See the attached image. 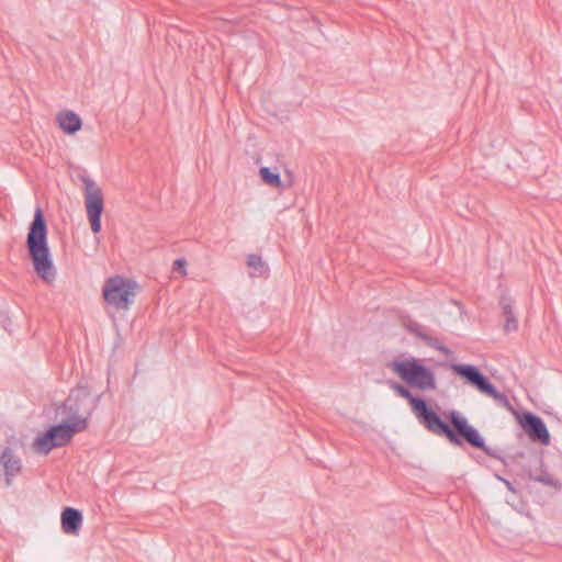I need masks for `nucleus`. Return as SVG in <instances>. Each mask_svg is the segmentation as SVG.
<instances>
[{"label":"nucleus","instance_id":"1","mask_svg":"<svg viewBox=\"0 0 562 562\" xmlns=\"http://www.w3.org/2000/svg\"><path fill=\"white\" fill-rule=\"evenodd\" d=\"M90 400L85 389L74 391L58 411L63 416L61 423L38 436L32 445L33 450L38 454H47L54 448L66 446L76 434L85 430L95 406L89 403Z\"/></svg>","mask_w":562,"mask_h":562},{"label":"nucleus","instance_id":"2","mask_svg":"<svg viewBox=\"0 0 562 562\" xmlns=\"http://www.w3.org/2000/svg\"><path fill=\"white\" fill-rule=\"evenodd\" d=\"M26 248L34 271L46 283L55 281L57 271L47 241V226L41 207L34 213L26 236Z\"/></svg>","mask_w":562,"mask_h":562},{"label":"nucleus","instance_id":"3","mask_svg":"<svg viewBox=\"0 0 562 562\" xmlns=\"http://www.w3.org/2000/svg\"><path fill=\"white\" fill-rule=\"evenodd\" d=\"M387 368L407 386L420 392H434L437 390L435 371L426 366L425 361L420 358L413 356L401 357L389 362Z\"/></svg>","mask_w":562,"mask_h":562},{"label":"nucleus","instance_id":"4","mask_svg":"<svg viewBox=\"0 0 562 562\" xmlns=\"http://www.w3.org/2000/svg\"><path fill=\"white\" fill-rule=\"evenodd\" d=\"M391 387L398 396L409 402L412 411L426 429L435 435L446 436L454 445L462 443L459 436L434 411L427 407L422 397L414 396L406 385L394 382Z\"/></svg>","mask_w":562,"mask_h":562},{"label":"nucleus","instance_id":"5","mask_svg":"<svg viewBox=\"0 0 562 562\" xmlns=\"http://www.w3.org/2000/svg\"><path fill=\"white\" fill-rule=\"evenodd\" d=\"M137 290L138 284L133 279L114 276L105 280L102 295L109 305L127 311L134 302Z\"/></svg>","mask_w":562,"mask_h":562},{"label":"nucleus","instance_id":"6","mask_svg":"<svg viewBox=\"0 0 562 562\" xmlns=\"http://www.w3.org/2000/svg\"><path fill=\"white\" fill-rule=\"evenodd\" d=\"M451 370L463 378L471 386L475 387L480 393L492 397L501 406L512 409L508 397L498 392L495 386L484 376L481 371L472 364L452 363Z\"/></svg>","mask_w":562,"mask_h":562},{"label":"nucleus","instance_id":"7","mask_svg":"<svg viewBox=\"0 0 562 562\" xmlns=\"http://www.w3.org/2000/svg\"><path fill=\"white\" fill-rule=\"evenodd\" d=\"M82 183L87 217L91 231L98 234L101 231V215L104 210L102 190L98 183L89 177H83Z\"/></svg>","mask_w":562,"mask_h":562},{"label":"nucleus","instance_id":"8","mask_svg":"<svg viewBox=\"0 0 562 562\" xmlns=\"http://www.w3.org/2000/svg\"><path fill=\"white\" fill-rule=\"evenodd\" d=\"M519 424L528 434L531 441L540 442L544 446L550 443V434L540 417L531 413H525L519 418Z\"/></svg>","mask_w":562,"mask_h":562},{"label":"nucleus","instance_id":"9","mask_svg":"<svg viewBox=\"0 0 562 562\" xmlns=\"http://www.w3.org/2000/svg\"><path fill=\"white\" fill-rule=\"evenodd\" d=\"M450 422L457 431L473 447L486 450L485 443L479 431L470 426L465 418L461 417L458 412L450 413Z\"/></svg>","mask_w":562,"mask_h":562},{"label":"nucleus","instance_id":"10","mask_svg":"<svg viewBox=\"0 0 562 562\" xmlns=\"http://www.w3.org/2000/svg\"><path fill=\"white\" fill-rule=\"evenodd\" d=\"M0 462L4 469L5 483L11 485L13 477L22 470V461L11 448H5L0 456Z\"/></svg>","mask_w":562,"mask_h":562},{"label":"nucleus","instance_id":"11","mask_svg":"<svg viewBox=\"0 0 562 562\" xmlns=\"http://www.w3.org/2000/svg\"><path fill=\"white\" fill-rule=\"evenodd\" d=\"M82 515L78 509L67 507L61 512V528L67 535H78Z\"/></svg>","mask_w":562,"mask_h":562},{"label":"nucleus","instance_id":"12","mask_svg":"<svg viewBox=\"0 0 562 562\" xmlns=\"http://www.w3.org/2000/svg\"><path fill=\"white\" fill-rule=\"evenodd\" d=\"M56 123L66 134H75L81 130L82 121L72 111H60L56 114Z\"/></svg>","mask_w":562,"mask_h":562},{"label":"nucleus","instance_id":"13","mask_svg":"<svg viewBox=\"0 0 562 562\" xmlns=\"http://www.w3.org/2000/svg\"><path fill=\"white\" fill-rule=\"evenodd\" d=\"M501 306L503 308L504 315H505V325L504 328L506 331H514L518 328V321L514 316L513 313V302L507 296H502L501 299Z\"/></svg>","mask_w":562,"mask_h":562},{"label":"nucleus","instance_id":"14","mask_svg":"<svg viewBox=\"0 0 562 562\" xmlns=\"http://www.w3.org/2000/svg\"><path fill=\"white\" fill-rule=\"evenodd\" d=\"M259 173L266 184L276 188H280L282 186L279 173L272 172L268 167H261Z\"/></svg>","mask_w":562,"mask_h":562},{"label":"nucleus","instance_id":"15","mask_svg":"<svg viewBox=\"0 0 562 562\" xmlns=\"http://www.w3.org/2000/svg\"><path fill=\"white\" fill-rule=\"evenodd\" d=\"M532 480L539 483H542L544 485L554 487L557 490L561 488L562 484L554 479L551 474L548 473H541L539 475H533Z\"/></svg>","mask_w":562,"mask_h":562},{"label":"nucleus","instance_id":"16","mask_svg":"<svg viewBox=\"0 0 562 562\" xmlns=\"http://www.w3.org/2000/svg\"><path fill=\"white\" fill-rule=\"evenodd\" d=\"M247 265L250 268H254L255 270H257L259 273H262L265 270V263H263L261 257L258 255H254V254L249 255L247 258Z\"/></svg>","mask_w":562,"mask_h":562},{"label":"nucleus","instance_id":"17","mask_svg":"<svg viewBox=\"0 0 562 562\" xmlns=\"http://www.w3.org/2000/svg\"><path fill=\"white\" fill-rule=\"evenodd\" d=\"M186 265H187L186 259H183V258L177 259L173 261V270L178 271L181 276H186L187 274Z\"/></svg>","mask_w":562,"mask_h":562}]
</instances>
